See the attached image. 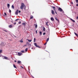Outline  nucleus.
<instances>
[{
  "instance_id": "obj_46",
  "label": "nucleus",
  "mask_w": 78,
  "mask_h": 78,
  "mask_svg": "<svg viewBox=\"0 0 78 78\" xmlns=\"http://www.w3.org/2000/svg\"><path fill=\"white\" fill-rule=\"evenodd\" d=\"M5 31H6V32H7V31H6V30H4Z\"/></svg>"
},
{
  "instance_id": "obj_14",
  "label": "nucleus",
  "mask_w": 78,
  "mask_h": 78,
  "mask_svg": "<svg viewBox=\"0 0 78 78\" xmlns=\"http://www.w3.org/2000/svg\"><path fill=\"white\" fill-rule=\"evenodd\" d=\"M9 6H10V5L9 4H7V7L8 8H9Z\"/></svg>"
},
{
  "instance_id": "obj_5",
  "label": "nucleus",
  "mask_w": 78,
  "mask_h": 78,
  "mask_svg": "<svg viewBox=\"0 0 78 78\" xmlns=\"http://www.w3.org/2000/svg\"><path fill=\"white\" fill-rule=\"evenodd\" d=\"M18 13H19V10H17L15 12V14L16 15H18Z\"/></svg>"
},
{
  "instance_id": "obj_35",
  "label": "nucleus",
  "mask_w": 78,
  "mask_h": 78,
  "mask_svg": "<svg viewBox=\"0 0 78 78\" xmlns=\"http://www.w3.org/2000/svg\"><path fill=\"white\" fill-rule=\"evenodd\" d=\"M2 50H0V53H2Z\"/></svg>"
},
{
  "instance_id": "obj_44",
  "label": "nucleus",
  "mask_w": 78,
  "mask_h": 78,
  "mask_svg": "<svg viewBox=\"0 0 78 78\" xmlns=\"http://www.w3.org/2000/svg\"><path fill=\"white\" fill-rule=\"evenodd\" d=\"M76 6H78V4H76Z\"/></svg>"
},
{
  "instance_id": "obj_7",
  "label": "nucleus",
  "mask_w": 78,
  "mask_h": 78,
  "mask_svg": "<svg viewBox=\"0 0 78 78\" xmlns=\"http://www.w3.org/2000/svg\"><path fill=\"white\" fill-rule=\"evenodd\" d=\"M51 7L53 8V10L55 11H56V9L55 8V7L51 6Z\"/></svg>"
},
{
  "instance_id": "obj_20",
  "label": "nucleus",
  "mask_w": 78,
  "mask_h": 78,
  "mask_svg": "<svg viewBox=\"0 0 78 78\" xmlns=\"http://www.w3.org/2000/svg\"><path fill=\"white\" fill-rule=\"evenodd\" d=\"M9 28H12V25H10L9 26Z\"/></svg>"
},
{
  "instance_id": "obj_16",
  "label": "nucleus",
  "mask_w": 78,
  "mask_h": 78,
  "mask_svg": "<svg viewBox=\"0 0 78 78\" xmlns=\"http://www.w3.org/2000/svg\"><path fill=\"white\" fill-rule=\"evenodd\" d=\"M27 40H28V42H31L32 41V40H29L28 39H27Z\"/></svg>"
},
{
  "instance_id": "obj_48",
  "label": "nucleus",
  "mask_w": 78,
  "mask_h": 78,
  "mask_svg": "<svg viewBox=\"0 0 78 78\" xmlns=\"http://www.w3.org/2000/svg\"><path fill=\"white\" fill-rule=\"evenodd\" d=\"M32 49H33V48H31Z\"/></svg>"
},
{
  "instance_id": "obj_33",
  "label": "nucleus",
  "mask_w": 78,
  "mask_h": 78,
  "mask_svg": "<svg viewBox=\"0 0 78 78\" xmlns=\"http://www.w3.org/2000/svg\"><path fill=\"white\" fill-rule=\"evenodd\" d=\"M47 42H46L45 44H44V45H45L47 44Z\"/></svg>"
},
{
  "instance_id": "obj_25",
  "label": "nucleus",
  "mask_w": 78,
  "mask_h": 78,
  "mask_svg": "<svg viewBox=\"0 0 78 78\" xmlns=\"http://www.w3.org/2000/svg\"><path fill=\"white\" fill-rule=\"evenodd\" d=\"M40 35H41H41H42V32L40 31Z\"/></svg>"
},
{
  "instance_id": "obj_28",
  "label": "nucleus",
  "mask_w": 78,
  "mask_h": 78,
  "mask_svg": "<svg viewBox=\"0 0 78 78\" xmlns=\"http://www.w3.org/2000/svg\"><path fill=\"white\" fill-rule=\"evenodd\" d=\"M21 52H22V53H24V51H23V50H21Z\"/></svg>"
},
{
  "instance_id": "obj_12",
  "label": "nucleus",
  "mask_w": 78,
  "mask_h": 78,
  "mask_svg": "<svg viewBox=\"0 0 78 78\" xmlns=\"http://www.w3.org/2000/svg\"><path fill=\"white\" fill-rule=\"evenodd\" d=\"M51 20L52 21H54V18H53V17H51Z\"/></svg>"
},
{
  "instance_id": "obj_53",
  "label": "nucleus",
  "mask_w": 78,
  "mask_h": 78,
  "mask_svg": "<svg viewBox=\"0 0 78 78\" xmlns=\"http://www.w3.org/2000/svg\"><path fill=\"white\" fill-rule=\"evenodd\" d=\"M10 41H11V40H10Z\"/></svg>"
},
{
  "instance_id": "obj_6",
  "label": "nucleus",
  "mask_w": 78,
  "mask_h": 78,
  "mask_svg": "<svg viewBox=\"0 0 78 78\" xmlns=\"http://www.w3.org/2000/svg\"><path fill=\"white\" fill-rule=\"evenodd\" d=\"M50 24V23L48 22H47L46 23V25L48 27V25Z\"/></svg>"
},
{
  "instance_id": "obj_31",
  "label": "nucleus",
  "mask_w": 78,
  "mask_h": 78,
  "mask_svg": "<svg viewBox=\"0 0 78 78\" xmlns=\"http://www.w3.org/2000/svg\"><path fill=\"white\" fill-rule=\"evenodd\" d=\"M76 3H78V0H76Z\"/></svg>"
},
{
  "instance_id": "obj_11",
  "label": "nucleus",
  "mask_w": 78,
  "mask_h": 78,
  "mask_svg": "<svg viewBox=\"0 0 78 78\" xmlns=\"http://www.w3.org/2000/svg\"><path fill=\"white\" fill-rule=\"evenodd\" d=\"M18 54L19 55V56H21V55H22V53L21 52H19V53H18Z\"/></svg>"
},
{
  "instance_id": "obj_29",
  "label": "nucleus",
  "mask_w": 78,
  "mask_h": 78,
  "mask_svg": "<svg viewBox=\"0 0 78 78\" xmlns=\"http://www.w3.org/2000/svg\"><path fill=\"white\" fill-rule=\"evenodd\" d=\"M37 25H35V28H37Z\"/></svg>"
},
{
  "instance_id": "obj_38",
  "label": "nucleus",
  "mask_w": 78,
  "mask_h": 78,
  "mask_svg": "<svg viewBox=\"0 0 78 78\" xmlns=\"http://www.w3.org/2000/svg\"><path fill=\"white\" fill-rule=\"evenodd\" d=\"M46 33H44L43 34V35H45V34Z\"/></svg>"
},
{
  "instance_id": "obj_2",
  "label": "nucleus",
  "mask_w": 78,
  "mask_h": 78,
  "mask_svg": "<svg viewBox=\"0 0 78 78\" xmlns=\"http://www.w3.org/2000/svg\"><path fill=\"white\" fill-rule=\"evenodd\" d=\"M34 45L35 46V47H38V48H41V47L40 46H39V45H37V43H34Z\"/></svg>"
},
{
  "instance_id": "obj_52",
  "label": "nucleus",
  "mask_w": 78,
  "mask_h": 78,
  "mask_svg": "<svg viewBox=\"0 0 78 78\" xmlns=\"http://www.w3.org/2000/svg\"><path fill=\"white\" fill-rule=\"evenodd\" d=\"M30 45H31V44H30Z\"/></svg>"
},
{
  "instance_id": "obj_23",
  "label": "nucleus",
  "mask_w": 78,
  "mask_h": 78,
  "mask_svg": "<svg viewBox=\"0 0 78 78\" xmlns=\"http://www.w3.org/2000/svg\"><path fill=\"white\" fill-rule=\"evenodd\" d=\"M74 33L76 36H78V35L76 34V33H75V32H74Z\"/></svg>"
},
{
  "instance_id": "obj_37",
  "label": "nucleus",
  "mask_w": 78,
  "mask_h": 78,
  "mask_svg": "<svg viewBox=\"0 0 78 78\" xmlns=\"http://www.w3.org/2000/svg\"><path fill=\"white\" fill-rule=\"evenodd\" d=\"M4 14L5 16H6L7 14H6V13H4Z\"/></svg>"
},
{
  "instance_id": "obj_51",
  "label": "nucleus",
  "mask_w": 78,
  "mask_h": 78,
  "mask_svg": "<svg viewBox=\"0 0 78 78\" xmlns=\"http://www.w3.org/2000/svg\"><path fill=\"white\" fill-rule=\"evenodd\" d=\"M15 37H16V36H15Z\"/></svg>"
},
{
  "instance_id": "obj_10",
  "label": "nucleus",
  "mask_w": 78,
  "mask_h": 78,
  "mask_svg": "<svg viewBox=\"0 0 78 78\" xmlns=\"http://www.w3.org/2000/svg\"><path fill=\"white\" fill-rule=\"evenodd\" d=\"M55 19L58 21V22H59V21L58 19V18L57 17H55Z\"/></svg>"
},
{
  "instance_id": "obj_21",
  "label": "nucleus",
  "mask_w": 78,
  "mask_h": 78,
  "mask_svg": "<svg viewBox=\"0 0 78 78\" xmlns=\"http://www.w3.org/2000/svg\"><path fill=\"white\" fill-rule=\"evenodd\" d=\"M33 19V16H31L30 17V19Z\"/></svg>"
},
{
  "instance_id": "obj_13",
  "label": "nucleus",
  "mask_w": 78,
  "mask_h": 78,
  "mask_svg": "<svg viewBox=\"0 0 78 78\" xmlns=\"http://www.w3.org/2000/svg\"><path fill=\"white\" fill-rule=\"evenodd\" d=\"M70 20H72V22H75V20H73V19H72V18H70Z\"/></svg>"
},
{
  "instance_id": "obj_8",
  "label": "nucleus",
  "mask_w": 78,
  "mask_h": 78,
  "mask_svg": "<svg viewBox=\"0 0 78 78\" xmlns=\"http://www.w3.org/2000/svg\"><path fill=\"white\" fill-rule=\"evenodd\" d=\"M51 13L53 15H54L55 14V12L53 10H51Z\"/></svg>"
},
{
  "instance_id": "obj_27",
  "label": "nucleus",
  "mask_w": 78,
  "mask_h": 78,
  "mask_svg": "<svg viewBox=\"0 0 78 78\" xmlns=\"http://www.w3.org/2000/svg\"><path fill=\"white\" fill-rule=\"evenodd\" d=\"M25 51H28V48H26L25 49Z\"/></svg>"
},
{
  "instance_id": "obj_4",
  "label": "nucleus",
  "mask_w": 78,
  "mask_h": 78,
  "mask_svg": "<svg viewBox=\"0 0 78 78\" xmlns=\"http://www.w3.org/2000/svg\"><path fill=\"white\" fill-rule=\"evenodd\" d=\"M2 57H3L4 58H3V59H7V60H8V58L6 57V56H3Z\"/></svg>"
},
{
  "instance_id": "obj_42",
  "label": "nucleus",
  "mask_w": 78,
  "mask_h": 78,
  "mask_svg": "<svg viewBox=\"0 0 78 78\" xmlns=\"http://www.w3.org/2000/svg\"><path fill=\"white\" fill-rule=\"evenodd\" d=\"M14 25H16V23H14Z\"/></svg>"
},
{
  "instance_id": "obj_36",
  "label": "nucleus",
  "mask_w": 78,
  "mask_h": 78,
  "mask_svg": "<svg viewBox=\"0 0 78 78\" xmlns=\"http://www.w3.org/2000/svg\"><path fill=\"white\" fill-rule=\"evenodd\" d=\"M20 67L21 68H22V69H23V67L22 66H20Z\"/></svg>"
},
{
  "instance_id": "obj_26",
  "label": "nucleus",
  "mask_w": 78,
  "mask_h": 78,
  "mask_svg": "<svg viewBox=\"0 0 78 78\" xmlns=\"http://www.w3.org/2000/svg\"><path fill=\"white\" fill-rule=\"evenodd\" d=\"M34 42H36V38H34Z\"/></svg>"
},
{
  "instance_id": "obj_43",
  "label": "nucleus",
  "mask_w": 78,
  "mask_h": 78,
  "mask_svg": "<svg viewBox=\"0 0 78 78\" xmlns=\"http://www.w3.org/2000/svg\"><path fill=\"white\" fill-rule=\"evenodd\" d=\"M76 19H78V16H77L76 18Z\"/></svg>"
},
{
  "instance_id": "obj_19",
  "label": "nucleus",
  "mask_w": 78,
  "mask_h": 78,
  "mask_svg": "<svg viewBox=\"0 0 78 78\" xmlns=\"http://www.w3.org/2000/svg\"><path fill=\"white\" fill-rule=\"evenodd\" d=\"M43 30L44 31H45V27H43Z\"/></svg>"
},
{
  "instance_id": "obj_30",
  "label": "nucleus",
  "mask_w": 78,
  "mask_h": 78,
  "mask_svg": "<svg viewBox=\"0 0 78 78\" xmlns=\"http://www.w3.org/2000/svg\"><path fill=\"white\" fill-rule=\"evenodd\" d=\"M9 12H10V13H11V10L9 9Z\"/></svg>"
},
{
  "instance_id": "obj_9",
  "label": "nucleus",
  "mask_w": 78,
  "mask_h": 78,
  "mask_svg": "<svg viewBox=\"0 0 78 78\" xmlns=\"http://www.w3.org/2000/svg\"><path fill=\"white\" fill-rule=\"evenodd\" d=\"M17 63L18 64H22V62H21V61H18L17 62Z\"/></svg>"
},
{
  "instance_id": "obj_39",
  "label": "nucleus",
  "mask_w": 78,
  "mask_h": 78,
  "mask_svg": "<svg viewBox=\"0 0 78 78\" xmlns=\"http://www.w3.org/2000/svg\"><path fill=\"white\" fill-rule=\"evenodd\" d=\"M37 30H36V34H37Z\"/></svg>"
},
{
  "instance_id": "obj_24",
  "label": "nucleus",
  "mask_w": 78,
  "mask_h": 78,
  "mask_svg": "<svg viewBox=\"0 0 78 78\" xmlns=\"http://www.w3.org/2000/svg\"><path fill=\"white\" fill-rule=\"evenodd\" d=\"M48 41H49V38H48L46 40V41L48 42Z\"/></svg>"
},
{
  "instance_id": "obj_17",
  "label": "nucleus",
  "mask_w": 78,
  "mask_h": 78,
  "mask_svg": "<svg viewBox=\"0 0 78 78\" xmlns=\"http://www.w3.org/2000/svg\"><path fill=\"white\" fill-rule=\"evenodd\" d=\"M13 67L14 68H15V69H17V67H16V65H15V64H13Z\"/></svg>"
},
{
  "instance_id": "obj_32",
  "label": "nucleus",
  "mask_w": 78,
  "mask_h": 78,
  "mask_svg": "<svg viewBox=\"0 0 78 78\" xmlns=\"http://www.w3.org/2000/svg\"><path fill=\"white\" fill-rule=\"evenodd\" d=\"M18 23H19V24H20V23H21V21H20Z\"/></svg>"
},
{
  "instance_id": "obj_40",
  "label": "nucleus",
  "mask_w": 78,
  "mask_h": 78,
  "mask_svg": "<svg viewBox=\"0 0 78 78\" xmlns=\"http://www.w3.org/2000/svg\"><path fill=\"white\" fill-rule=\"evenodd\" d=\"M21 12V11H19V13H20V12Z\"/></svg>"
},
{
  "instance_id": "obj_50",
  "label": "nucleus",
  "mask_w": 78,
  "mask_h": 78,
  "mask_svg": "<svg viewBox=\"0 0 78 78\" xmlns=\"http://www.w3.org/2000/svg\"><path fill=\"white\" fill-rule=\"evenodd\" d=\"M0 57H1V55H0Z\"/></svg>"
},
{
  "instance_id": "obj_49",
  "label": "nucleus",
  "mask_w": 78,
  "mask_h": 78,
  "mask_svg": "<svg viewBox=\"0 0 78 78\" xmlns=\"http://www.w3.org/2000/svg\"><path fill=\"white\" fill-rule=\"evenodd\" d=\"M12 23H13V22L12 21Z\"/></svg>"
},
{
  "instance_id": "obj_34",
  "label": "nucleus",
  "mask_w": 78,
  "mask_h": 78,
  "mask_svg": "<svg viewBox=\"0 0 78 78\" xmlns=\"http://www.w3.org/2000/svg\"><path fill=\"white\" fill-rule=\"evenodd\" d=\"M19 20V19H17L15 21H17V20Z\"/></svg>"
},
{
  "instance_id": "obj_22",
  "label": "nucleus",
  "mask_w": 78,
  "mask_h": 78,
  "mask_svg": "<svg viewBox=\"0 0 78 78\" xmlns=\"http://www.w3.org/2000/svg\"><path fill=\"white\" fill-rule=\"evenodd\" d=\"M12 9H14V5H12Z\"/></svg>"
},
{
  "instance_id": "obj_3",
  "label": "nucleus",
  "mask_w": 78,
  "mask_h": 78,
  "mask_svg": "<svg viewBox=\"0 0 78 78\" xmlns=\"http://www.w3.org/2000/svg\"><path fill=\"white\" fill-rule=\"evenodd\" d=\"M58 11H60L61 12H62V11H63V10L61 9V8L59 7L58 9Z\"/></svg>"
},
{
  "instance_id": "obj_18",
  "label": "nucleus",
  "mask_w": 78,
  "mask_h": 78,
  "mask_svg": "<svg viewBox=\"0 0 78 78\" xmlns=\"http://www.w3.org/2000/svg\"><path fill=\"white\" fill-rule=\"evenodd\" d=\"M22 25H24V26H25L26 25V24H25V23H23Z\"/></svg>"
},
{
  "instance_id": "obj_41",
  "label": "nucleus",
  "mask_w": 78,
  "mask_h": 78,
  "mask_svg": "<svg viewBox=\"0 0 78 78\" xmlns=\"http://www.w3.org/2000/svg\"><path fill=\"white\" fill-rule=\"evenodd\" d=\"M55 14H57V12H56V11L55 10Z\"/></svg>"
},
{
  "instance_id": "obj_45",
  "label": "nucleus",
  "mask_w": 78,
  "mask_h": 78,
  "mask_svg": "<svg viewBox=\"0 0 78 78\" xmlns=\"http://www.w3.org/2000/svg\"><path fill=\"white\" fill-rule=\"evenodd\" d=\"M14 62H17V61H16V60H15L14 61Z\"/></svg>"
},
{
  "instance_id": "obj_1",
  "label": "nucleus",
  "mask_w": 78,
  "mask_h": 78,
  "mask_svg": "<svg viewBox=\"0 0 78 78\" xmlns=\"http://www.w3.org/2000/svg\"><path fill=\"white\" fill-rule=\"evenodd\" d=\"M21 5V6L20 7V9H23L24 8V9H26V6L25 5V4L23 3H22Z\"/></svg>"
},
{
  "instance_id": "obj_47",
  "label": "nucleus",
  "mask_w": 78,
  "mask_h": 78,
  "mask_svg": "<svg viewBox=\"0 0 78 78\" xmlns=\"http://www.w3.org/2000/svg\"><path fill=\"white\" fill-rule=\"evenodd\" d=\"M25 46H27V45H25Z\"/></svg>"
},
{
  "instance_id": "obj_15",
  "label": "nucleus",
  "mask_w": 78,
  "mask_h": 78,
  "mask_svg": "<svg viewBox=\"0 0 78 78\" xmlns=\"http://www.w3.org/2000/svg\"><path fill=\"white\" fill-rule=\"evenodd\" d=\"M23 38H22L20 42H21V43H22V42H23Z\"/></svg>"
}]
</instances>
